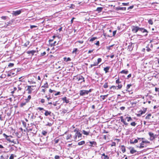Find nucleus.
<instances>
[{
	"instance_id": "57",
	"label": "nucleus",
	"mask_w": 159,
	"mask_h": 159,
	"mask_svg": "<svg viewBox=\"0 0 159 159\" xmlns=\"http://www.w3.org/2000/svg\"><path fill=\"white\" fill-rule=\"evenodd\" d=\"M129 2L128 3H122V4L124 6H128L129 5Z\"/></svg>"
},
{
	"instance_id": "5",
	"label": "nucleus",
	"mask_w": 159,
	"mask_h": 159,
	"mask_svg": "<svg viewBox=\"0 0 159 159\" xmlns=\"http://www.w3.org/2000/svg\"><path fill=\"white\" fill-rule=\"evenodd\" d=\"M22 11V9H21L16 11H13L12 12V14L15 16H17L20 14Z\"/></svg>"
},
{
	"instance_id": "29",
	"label": "nucleus",
	"mask_w": 159,
	"mask_h": 159,
	"mask_svg": "<svg viewBox=\"0 0 159 159\" xmlns=\"http://www.w3.org/2000/svg\"><path fill=\"white\" fill-rule=\"evenodd\" d=\"M85 142L84 141H82L81 142H79L78 143V145H82L85 144Z\"/></svg>"
},
{
	"instance_id": "16",
	"label": "nucleus",
	"mask_w": 159,
	"mask_h": 159,
	"mask_svg": "<svg viewBox=\"0 0 159 159\" xmlns=\"http://www.w3.org/2000/svg\"><path fill=\"white\" fill-rule=\"evenodd\" d=\"M3 136L5 137V138L7 140V141H8L9 142H10L11 141V139L9 138V137H11V138H12V136H8L6 134H4V133L3 134Z\"/></svg>"
},
{
	"instance_id": "53",
	"label": "nucleus",
	"mask_w": 159,
	"mask_h": 159,
	"mask_svg": "<svg viewBox=\"0 0 159 159\" xmlns=\"http://www.w3.org/2000/svg\"><path fill=\"white\" fill-rule=\"evenodd\" d=\"M117 86L113 85L110 87V89H111L112 88H113L114 89H117Z\"/></svg>"
},
{
	"instance_id": "63",
	"label": "nucleus",
	"mask_w": 159,
	"mask_h": 159,
	"mask_svg": "<svg viewBox=\"0 0 159 159\" xmlns=\"http://www.w3.org/2000/svg\"><path fill=\"white\" fill-rule=\"evenodd\" d=\"M46 54V52H43L41 54V56H43L45 55Z\"/></svg>"
},
{
	"instance_id": "15",
	"label": "nucleus",
	"mask_w": 159,
	"mask_h": 159,
	"mask_svg": "<svg viewBox=\"0 0 159 159\" xmlns=\"http://www.w3.org/2000/svg\"><path fill=\"white\" fill-rule=\"evenodd\" d=\"M32 126H33L34 128L33 129V132L32 133L34 134H36L37 132V129L36 128V125L34 123H31V124Z\"/></svg>"
},
{
	"instance_id": "27",
	"label": "nucleus",
	"mask_w": 159,
	"mask_h": 159,
	"mask_svg": "<svg viewBox=\"0 0 159 159\" xmlns=\"http://www.w3.org/2000/svg\"><path fill=\"white\" fill-rule=\"evenodd\" d=\"M128 72L129 71L128 70H123L121 72H120V73H121L125 74H127L128 73Z\"/></svg>"
},
{
	"instance_id": "47",
	"label": "nucleus",
	"mask_w": 159,
	"mask_h": 159,
	"mask_svg": "<svg viewBox=\"0 0 159 159\" xmlns=\"http://www.w3.org/2000/svg\"><path fill=\"white\" fill-rule=\"evenodd\" d=\"M75 5L74 4H71L70 5V6H69V7L70 8H72V9H74L75 7Z\"/></svg>"
},
{
	"instance_id": "23",
	"label": "nucleus",
	"mask_w": 159,
	"mask_h": 159,
	"mask_svg": "<svg viewBox=\"0 0 159 159\" xmlns=\"http://www.w3.org/2000/svg\"><path fill=\"white\" fill-rule=\"evenodd\" d=\"M130 153L132 154H134V153L137 152L134 149V148H132L130 150Z\"/></svg>"
},
{
	"instance_id": "33",
	"label": "nucleus",
	"mask_w": 159,
	"mask_h": 159,
	"mask_svg": "<svg viewBox=\"0 0 159 159\" xmlns=\"http://www.w3.org/2000/svg\"><path fill=\"white\" fill-rule=\"evenodd\" d=\"M102 156H104L103 158L104 159H109V158L107 155H105L104 153H103L102 154Z\"/></svg>"
},
{
	"instance_id": "21",
	"label": "nucleus",
	"mask_w": 159,
	"mask_h": 159,
	"mask_svg": "<svg viewBox=\"0 0 159 159\" xmlns=\"http://www.w3.org/2000/svg\"><path fill=\"white\" fill-rule=\"evenodd\" d=\"M110 66H107L104 68L103 70L105 71V73H107L108 72V70L110 69Z\"/></svg>"
},
{
	"instance_id": "9",
	"label": "nucleus",
	"mask_w": 159,
	"mask_h": 159,
	"mask_svg": "<svg viewBox=\"0 0 159 159\" xmlns=\"http://www.w3.org/2000/svg\"><path fill=\"white\" fill-rule=\"evenodd\" d=\"M87 143H89V144H88V145L91 147H94L95 146H96L97 145V143L95 141H90L89 142Z\"/></svg>"
},
{
	"instance_id": "28",
	"label": "nucleus",
	"mask_w": 159,
	"mask_h": 159,
	"mask_svg": "<svg viewBox=\"0 0 159 159\" xmlns=\"http://www.w3.org/2000/svg\"><path fill=\"white\" fill-rule=\"evenodd\" d=\"M103 9V7H98L96 9V11H98L99 12H101Z\"/></svg>"
},
{
	"instance_id": "14",
	"label": "nucleus",
	"mask_w": 159,
	"mask_h": 159,
	"mask_svg": "<svg viewBox=\"0 0 159 159\" xmlns=\"http://www.w3.org/2000/svg\"><path fill=\"white\" fill-rule=\"evenodd\" d=\"M148 134L150 137L151 140H153L155 139V135L153 133L151 132H149L148 133Z\"/></svg>"
},
{
	"instance_id": "40",
	"label": "nucleus",
	"mask_w": 159,
	"mask_h": 159,
	"mask_svg": "<svg viewBox=\"0 0 159 159\" xmlns=\"http://www.w3.org/2000/svg\"><path fill=\"white\" fill-rule=\"evenodd\" d=\"M122 87V85L121 84H118V85L117 86V89H120Z\"/></svg>"
},
{
	"instance_id": "2",
	"label": "nucleus",
	"mask_w": 159,
	"mask_h": 159,
	"mask_svg": "<svg viewBox=\"0 0 159 159\" xmlns=\"http://www.w3.org/2000/svg\"><path fill=\"white\" fill-rule=\"evenodd\" d=\"M120 120H121V122H122V123H124V124L125 125H128V123H126V122H125V120H127V121L128 122H129L130 121H132V118L130 117H126L125 119H124L123 118V116H121L120 117Z\"/></svg>"
},
{
	"instance_id": "30",
	"label": "nucleus",
	"mask_w": 159,
	"mask_h": 159,
	"mask_svg": "<svg viewBox=\"0 0 159 159\" xmlns=\"http://www.w3.org/2000/svg\"><path fill=\"white\" fill-rule=\"evenodd\" d=\"M152 116V115L151 113H149L145 117L146 119H150V117Z\"/></svg>"
},
{
	"instance_id": "20",
	"label": "nucleus",
	"mask_w": 159,
	"mask_h": 159,
	"mask_svg": "<svg viewBox=\"0 0 159 159\" xmlns=\"http://www.w3.org/2000/svg\"><path fill=\"white\" fill-rule=\"evenodd\" d=\"M133 43H131L128 47V49L131 51L133 50V47H132Z\"/></svg>"
},
{
	"instance_id": "50",
	"label": "nucleus",
	"mask_w": 159,
	"mask_h": 159,
	"mask_svg": "<svg viewBox=\"0 0 159 159\" xmlns=\"http://www.w3.org/2000/svg\"><path fill=\"white\" fill-rule=\"evenodd\" d=\"M7 18V16H2L1 17L2 19L3 20H6Z\"/></svg>"
},
{
	"instance_id": "4",
	"label": "nucleus",
	"mask_w": 159,
	"mask_h": 159,
	"mask_svg": "<svg viewBox=\"0 0 159 159\" xmlns=\"http://www.w3.org/2000/svg\"><path fill=\"white\" fill-rule=\"evenodd\" d=\"M34 86H27L26 87H27V89H26V91H28V94H31L32 93V91L33 90V89L32 87H33Z\"/></svg>"
},
{
	"instance_id": "7",
	"label": "nucleus",
	"mask_w": 159,
	"mask_h": 159,
	"mask_svg": "<svg viewBox=\"0 0 159 159\" xmlns=\"http://www.w3.org/2000/svg\"><path fill=\"white\" fill-rule=\"evenodd\" d=\"M87 90H80V95L81 96H84L85 95L88 94Z\"/></svg>"
},
{
	"instance_id": "54",
	"label": "nucleus",
	"mask_w": 159,
	"mask_h": 159,
	"mask_svg": "<svg viewBox=\"0 0 159 159\" xmlns=\"http://www.w3.org/2000/svg\"><path fill=\"white\" fill-rule=\"evenodd\" d=\"M142 143H149L150 142L148 141H143L142 140Z\"/></svg>"
},
{
	"instance_id": "62",
	"label": "nucleus",
	"mask_w": 159,
	"mask_h": 159,
	"mask_svg": "<svg viewBox=\"0 0 159 159\" xmlns=\"http://www.w3.org/2000/svg\"><path fill=\"white\" fill-rule=\"evenodd\" d=\"M134 7V6H131L129 7L128 8H127V10H129L130 9H132Z\"/></svg>"
},
{
	"instance_id": "24",
	"label": "nucleus",
	"mask_w": 159,
	"mask_h": 159,
	"mask_svg": "<svg viewBox=\"0 0 159 159\" xmlns=\"http://www.w3.org/2000/svg\"><path fill=\"white\" fill-rule=\"evenodd\" d=\"M131 86L132 85L131 84H129L127 85L126 87V89L125 90V91L126 92H129V91L128 90V89L130 88Z\"/></svg>"
},
{
	"instance_id": "36",
	"label": "nucleus",
	"mask_w": 159,
	"mask_h": 159,
	"mask_svg": "<svg viewBox=\"0 0 159 159\" xmlns=\"http://www.w3.org/2000/svg\"><path fill=\"white\" fill-rule=\"evenodd\" d=\"M83 133L85 135H88L89 134V132H88L84 130H83Z\"/></svg>"
},
{
	"instance_id": "8",
	"label": "nucleus",
	"mask_w": 159,
	"mask_h": 159,
	"mask_svg": "<svg viewBox=\"0 0 159 159\" xmlns=\"http://www.w3.org/2000/svg\"><path fill=\"white\" fill-rule=\"evenodd\" d=\"M18 85L17 88L18 89V92L19 91H20L22 89V88L23 87V84H22L20 81L17 82Z\"/></svg>"
},
{
	"instance_id": "52",
	"label": "nucleus",
	"mask_w": 159,
	"mask_h": 159,
	"mask_svg": "<svg viewBox=\"0 0 159 159\" xmlns=\"http://www.w3.org/2000/svg\"><path fill=\"white\" fill-rule=\"evenodd\" d=\"M53 123H48L47 124H46V126H52Z\"/></svg>"
},
{
	"instance_id": "10",
	"label": "nucleus",
	"mask_w": 159,
	"mask_h": 159,
	"mask_svg": "<svg viewBox=\"0 0 159 159\" xmlns=\"http://www.w3.org/2000/svg\"><path fill=\"white\" fill-rule=\"evenodd\" d=\"M20 70V68H15L11 70L10 73L12 75H14L15 74V73L13 72V71H14L15 72H16V73H17Z\"/></svg>"
},
{
	"instance_id": "31",
	"label": "nucleus",
	"mask_w": 159,
	"mask_h": 159,
	"mask_svg": "<svg viewBox=\"0 0 159 159\" xmlns=\"http://www.w3.org/2000/svg\"><path fill=\"white\" fill-rule=\"evenodd\" d=\"M48 85L47 82H46L45 84H44L42 86V88H48Z\"/></svg>"
},
{
	"instance_id": "39",
	"label": "nucleus",
	"mask_w": 159,
	"mask_h": 159,
	"mask_svg": "<svg viewBox=\"0 0 159 159\" xmlns=\"http://www.w3.org/2000/svg\"><path fill=\"white\" fill-rule=\"evenodd\" d=\"M26 104V103L25 102H22L21 103L20 107H22L24 106H25Z\"/></svg>"
},
{
	"instance_id": "41",
	"label": "nucleus",
	"mask_w": 159,
	"mask_h": 159,
	"mask_svg": "<svg viewBox=\"0 0 159 159\" xmlns=\"http://www.w3.org/2000/svg\"><path fill=\"white\" fill-rule=\"evenodd\" d=\"M71 137V134H69L67 135L66 137V139L67 140H68Z\"/></svg>"
},
{
	"instance_id": "37",
	"label": "nucleus",
	"mask_w": 159,
	"mask_h": 159,
	"mask_svg": "<svg viewBox=\"0 0 159 159\" xmlns=\"http://www.w3.org/2000/svg\"><path fill=\"white\" fill-rule=\"evenodd\" d=\"M108 95L107 94L105 95H101L100 97L102 98L103 100H104L105 98V97H107Z\"/></svg>"
},
{
	"instance_id": "3",
	"label": "nucleus",
	"mask_w": 159,
	"mask_h": 159,
	"mask_svg": "<svg viewBox=\"0 0 159 159\" xmlns=\"http://www.w3.org/2000/svg\"><path fill=\"white\" fill-rule=\"evenodd\" d=\"M140 28L137 26H131L132 31L133 33H136L139 31Z\"/></svg>"
},
{
	"instance_id": "56",
	"label": "nucleus",
	"mask_w": 159,
	"mask_h": 159,
	"mask_svg": "<svg viewBox=\"0 0 159 159\" xmlns=\"http://www.w3.org/2000/svg\"><path fill=\"white\" fill-rule=\"evenodd\" d=\"M74 131L75 132V133H77L78 132H79V129H74Z\"/></svg>"
},
{
	"instance_id": "18",
	"label": "nucleus",
	"mask_w": 159,
	"mask_h": 159,
	"mask_svg": "<svg viewBox=\"0 0 159 159\" xmlns=\"http://www.w3.org/2000/svg\"><path fill=\"white\" fill-rule=\"evenodd\" d=\"M116 11H119V10L125 11L126 10V7H116Z\"/></svg>"
},
{
	"instance_id": "51",
	"label": "nucleus",
	"mask_w": 159,
	"mask_h": 159,
	"mask_svg": "<svg viewBox=\"0 0 159 159\" xmlns=\"http://www.w3.org/2000/svg\"><path fill=\"white\" fill-rule=\"evenodd\" d=\"M148 22L149 24H150L152 25L153 24V21L152 20H149L148 21Z\"/></svg>"
},
{
	"instance_id": "42",
	"label": "nucleus",
	"mask_w": 159,
	"mask_h": 159,
	"mask_svg": "<svg viewBox=\"0 0 159 159\" xmlns=\"http://www.w3.org/2000/svg\"><path fill=\"white\" fill-rule=\"evenodd\" d=\"M137 123L135 122H133L130 123V125L133 126H135L136 125Z\"/></svg>"
},
{
	"instance_id": "46",
	"label": "nucleus",
	"mask_w": 159,
	"mask_h": 159,
	"mask_svg": "<svg viewBox=\"0 0 159 159\" xmlns=\"http://www.w3.org/2000/svg\"><path fill=\"white\" fill-rule=\"evenodd\" d=\"M45 97L47 98L48 101H49L50 99L52 98V96H49V97H48V96L46 95Z\"/></svg>"
},
{
	"instance_id": "49",
	"label": "nucleus",
	"mask_w": 159,
	"mask_h": 159,
	"mask_svg": "<svg viewBox=\"0 0 159 159\" xmlns=\"http://www.w3.org/2000/svg\"><path fill=\"white\" fill-rule=\"evenodd\" d=\"M59 139H55L54 140L55 144H56V143H57L59 142Z\"/></svg>"
},
{
	"instance_id": "12",
	"label": "nucleus",
	"mask_w": 159,
	"mask_h": 159,
	"mask_svg": "<svg viewBox=\"0 0 159 159\" xmlns=\"http://www.w3.org/2000/svg\"><path fill=\"white\" fill-rule=\"evenodd\" d=\"M66 97H64L62 98V100L63 101V103L66 102V103H71V102H70L69 99H67Z\"/></svg>"
},
{
	"instance_id": "61",
	"label": "nucleus",
	"mask_w": 159,
	"mask_h": 159,
	"mask_svg": "<svg viewBox=\"0 0 159 159\" xmlns=\"http://www.w3.org/2000/svg\"><path fill=\"white\" fill-rule=\"evenodd\" d=\"M121 83V82L119 81V79H118L116 80V83L118 84H119L120 83Z\"/></svg>"
},
{
	"instance_id": "55",
	"label": "nucleus",
	"mask_w": 159,
	"mask_h": 159,
	"mask_svg": "<svg viewBox=\"0 0 159 159\" xmlns=\"http://www.w3.org/2000/svg\"><path fill=\"white\" fill-rule=\"evenodd\" d=\"M14 158V155L13 154H11L10 156L9 159H13Z\"/></svg>"
},
{
	"instance_id": "35",
	"label": "nucleus",
	"mask_w": 159,
	"mask_h": 159,
	"mask_svg": "<svg viewBox=\"0 0 159 159\" xmlns=\"http://www.w3.org/2000/svg\"><path fill=\"white\" fill-rule=\"evenodd\" d=\"M103 87L105 89L107 88L108 87V83L107 82L105 83L103 85Z\"/></svg>"
},
{
	"instance_id": "1",
	"label": "nucleus",
	"mask_w": 159,
	"mask_h": 159,
	"mask_svg": "<svg viewBox=\"0 0 159 159\" xmlns=\"http://www.w3.org/2000/svg\"><path fill=\"white\" fill-rule=\"evenodd\" d=\"M74 79L77 82V83L81 84L83 82H84V78L82 75H78L74 77Z\"/></svg>"
},
{
	"instance_id": "60",
	"label": "nucleus",
	"mask_w": 159,
	"mask_h": 159,
	"mask_svg": "<svg viewBox=\"0 0 159 159\" xmlns=\"http://www.w3.org/2000/svg\"><path fill=\"white\" fill-rule=\"evenodd\" d=\"M146 48V50L147 52H149L151 50V49L149 47H147Z\"/></svg>"
},
{
	"instance_id": "38",
	"label": "nucleus",
	"mask_w": 159,
	"mask_h": 159,
	"mask_svg": "<svg viewBox=\"0 0 159 159\" xmlns=\"http://www.w3.org/2000/svg\"><path fill=\"white\" fill-rule=\"evenodd\" d=\"M30 43V42L29 41H27L24 45V46L26 47L27 46L29 45Z\"/></svg>"
},
{
	"instance_id": "13",
	"label": "nucleus",
	"mask_w": 159,
	"mask_h": 159,
	"mask_svg": "<svg viewBox=\"0 0 159 159\" xmlns=\"http://www.w3.org/2000/svg\"><path fill=\"white\" fill-rule=\"evenodd\" d=\"M138 138L137 139H135L134 140H133V139H130L129 140V143L131 144H134L135 143H137L138 142Z\"/></svg>"
},
{
	"instance_id": "22",
	"label": "nucleus",
	"mask_w": 159,
	"mask_h": 159,
	"mask_svg": "<svg viewBox=\"0 0 159 159\" xmlns=\"http://www.w3.org/2000/svg\"><path fill=\"white\" fill-rule=\"evenodd\" d=\"M138 112L139 113L137 114V116H140L143 114H144V112H143L142 110H140Z\"/></svg>"
},
{
	"instance_id": "45",
	"label": "nucleus",
	"mask_w": 159,
	"mask_h": 159,
	"mask_svg": "<svg viewBox=\"0 0 159 159\" xmlns=\"http://www.w3.org/2000/svg\"><path fill=\"white\" fill-rule=\"evenodd\" d=\"M102 61V59L101 58H98V60H97V63L98 64L100 62H101Z\"/></svg>"
},
{
	"instance_id": "58",
	"label": "nucleus",
	"mask_w": 159,
	"mask_h": 159,
	"mask_svg": "<svg viewBox=\"0 0 159 159\" xmlns=\"http://www.w3.org/2000/svg\"><path fill=\"white\" fill-rule=\"evenodd\" d=\"M60 157L58 155H56L55 156L54 158L55 159H59Z\"/></svg>"
},
{
	"instance_id": "34",
	"label": "nucleus",
	"mask_w": 159,
	"mask_h": 159,
	"mask_svg": "<svg viewBox=\"0 0 159 159\" xmlns=\"http://www.w3.org/2000/svg\"><path fill=\"white\" fill-rule=\"evenodd\" d=\"M96 39H97V38L96 37H93L92 38H90V39H89V41L92 42L95 40Z\"/></svg>"
},
{
	"instance_id": "25",
	"label": "nucleus",
	"mask_w": 159,
	"mask_h": 159,
	"mask_svg": "<svg viewBox=\"0 0 159 159\" xmlns=\"http://www.w3.org/2000/svg\"><path fill=\"white\" fill-rule=\"evenodd\" d=\"M121 149L123 153H124L126 151V149L124 145H122L121 147Z\"/></svg>"
},
{
	"instance_id": "11",
	"label": "nucleus",
	"mask_w": 159,
	"mask_h": 159,
	"mask_svg": "<svg viewBox=\"0 0 159 159\" xmlns=\"http://www.w3.org/2000/svg\"><path fill=\"white\" fill-rule=\"evenodd\" d=\"M38 52V50L36 51V50H31V51H28L26 52V53L28 54H31L32 56H33L34 55V54L35 52Z\"/></svg>"
},
{
	"instance_id": "6",
	"label": "nucleus",
	"mask_w": 159,
	"mask_h": 159,
	"mask_svg": "<svg viewBox=\"0 0 159 159\" xmlns=\"http://www.w3.org/2000/svg\"><path fill=\"white\" fill-rule=\"evenodd\" d=\"M139 31H140L143 33H146V34L144 35L145 36L148 35V32L147 30L143 28H140Z\"/></svg>"
},
{
	"instance_id": "44",
	"label": "nucleus",
	"mask_w": 159,
	"mask_h": 159,
	"mask_svg": "<svg viewBox=\"0 0 159 159\" xmlns=\"http://www.w3.org/2000/svg\"><path fill=\"white\" fill-rule=\"evenodd\" d=\"M14 65V64L13 63H10L8 65V67H12Z\"/></svg>"
},
{
	"instance_id": "17",
	"label": "nucleus",
	"mask_w": 159,
	"mask_h": 159,
	"mask_svg": "<svg viewBox=\"0 0 159 159\" xmlns=\"http://www.w3.org/2000/svg\"><path fill=\"white\" fill-rule=\"evenodd\" d=\"M144 143H142V142L140 143V145H136V147L137 148H143L145 147V146H144Z\"/></svg>"
},
{
	"instance_id": "48",
	"label": "nucleus",
	"mask_w": 159,
	"mask_h": 159,
	"mask_svg": "<svg viewBox=\"0 0 159 159\" xmlns=\"http://www.w3.org/2000/svg\"><path fill=\"white\" fill-rule=\"evenodd\" d=\"M78 51V49L77 48H74V50H73V51H72V53H76V52H77V51Z\"/></svg>"
},
{
	"instance_id": "64",
	"label": "nucleus",
	"mask_w": 159,
	"mask_h": 159,
	"mask_svg": "<svg viewBox=\"0 0 159 159\" xmlns=\"http://www.w3.org/2000/svg\"><path fill=\"white\" fill-rule=\"evenodd\" d=\"M67 111L66 110L64 109L62 111V113H63L64 114L66 113L67 112Z\"/></svg>"
},
{
	"instance_id": "43",
	"label": "nucleus",
	"mask_w": 159,
	"mask_h": 159,
	"mask_svg": "<svg viewBox=\"0 0 159 159\" xmlns=\"http://www.w3.org/2000/svg\"><path fill=\"white\" fill-rule=\"evenodd\" d=\"M42 134L43 135H46L47 134V132L43 130L42 132Z\"/></svg>"
},
{
	"instance_id": "59",
	"label": "nucleus",
	"mask_w": 159,
	"mask_h": 159,
	"mask_svg": "<svg viewBox=\"0 0 159 159\" xmlns=\"http://www.w3.org/2000/svg\"><path fill=\"white\" fill-rule=\"evenodd\" d=\"M38 109L40 111L43 110L45 111V110L43 108L40 107H38Z\"/></svg>"
},
{
	"instance_id": "32",
	"label": "nucleus",
	"mask_w": 159,
	"mask_h": 159,
	"mask_svg": "<svg viewBox=\"0 0 159 159\" xmlns=\"http://www.w3.org/2000/svg\"><path fill=\"white\" fill-rule=\"evenodd\" d=\"M114 44L109 46H107L106 47L107 49L108 50V51L110 50L111 49V48L113 47V46L114 45Z\"/></svg>"
},
{
	"instance_id": "26",
	"label": "nucleus",
	"mask_w": 159,
	"mask_h": 159,
	"mask_svg": "<svg viewBox=\"0 0 159 159\" xmlns=\"http://www.w3.org/2000/svg\"><path fill=\"white\" fill-rule=\"evenodd\" d=\"M75 134L79 139H80L82 137V134L79 132L77 133H75Z\"/></svg>"
},
{
	"instance_id": "19",
	"label": "nucleus",
	"mask_w": 159,
	"mask_h": 159,
	"mask_svg": "<svg viewBox=\"0 0 159 159\" xmlns=\"http://www.w3.org/2000/svg\"><path fill=\"white\" fill-rule=\"evenodd\" d=\"M45 113H44V115L46 116H48V115L50 116H51V112L50 111H48L47 110H45Z\"/></svg>"
}]
</instances>
